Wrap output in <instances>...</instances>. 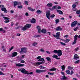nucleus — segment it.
<instances>
[{"label":"nucleus","instance_id":"53","mask_svg":"<svg viewBox=\"0 0 80 80\" xmlns=\"http://www.w3.org/2000/svg\"><path fill=\"white\" fill-rule=\"evenodd\" d=\"M0 75H4V74L2 72L0 71Z\"/></svg>","mask_w":80,"mask_h":80},{"label":"nucleus","instance_id":"36","mask_svg":"<svg viewBox=\"0 0 80 80\" xmlns=\"http://www.w3.org/2000/svg\"><path fill=\"white\" fill-rule=\"evenodd\" d=\"M55 16V15L54 14H52L50 16V18H53Z\"/></svg>","mask_w":80,"mask_h":80},{"label":"nucleus","instance_id":"28","mask_svg":"<svg viewBox=\"0 0 80 80\" xmlns=\"http://www.w3.org/2000/svg\"><path fill=\"white\" fill-rule=\"evenodd\" d=\"M79 48H80V47H78L77 48L74 49V51H75V52H77V51H78V50H79Z\"/></svg>","mask_w":80,"mask_h":80},{"label":"nucleus","instance_id":"2","mask_svg":"<svg viewBox=\"0 0 80 80\" xmlns=\"http://www.w3.org/2000/svg\"><path fill=\"white\" fill-rule=\"evenodd\" d=\"M60 32H58L56 33V35L55 34H53V36L54 37L56 38V39H60L59 37H60Z\"/></svg>","mask_w":80,"mask_h":80},{"label":"nucleus","instance_id":"52","mask_svg":"<svg viewBox=\"0 0 80 80\" xmlns=\"http://www.w3.org/2000/svg\"><path fill=\"white\" fill-rule=\"evenodd\" d=\"M25 62L23 60H22L21 61L20 63H24Z\"/></svg>","mask_w":80,"mask_h":80},{"label":"nucleus","instance_id":"33","mask_svg":"<svg viewBox=\"0 0 80 80\" xmlns=\"http://www.w3.org/2000/svg\"><path fill=\"white\" fill-rule=\"evenodd\" d=\"M61 67H62L61 68L62 69V71H63V70H65V67L64 65L62 66Z\"/></svg>","mask_w":80,"mask_h":80},{"label":"nucleus","instance_id":"10","mask_svg":"<svg viewBox=\"0 0 80 80\" xmlns=\"http://www.w3.org/2000/svg\"><path fill=\"white\" fill-rule=\"evenodd\" d=\"M25 65L24 64H21L20 63H17L16 64V67H23Z\"/></svg>","mask_w":80,"mask_h":80},{"label":"nucleus","instance_id":"1","mask_svg":"<svg viewBox=\"0 0 80 80\" xmlns=\"http://www.w3.org/2000/svg\"><path fill=\"white\" fill-rule=\"evenodd\" d=\"M38 61H39L40 62H38L36 63V65H41V64H42L43 63H45V62L44 61V59L43 58H40L38 60Z\"/></svg>","mask_w":80,"mask_h":80},{"label":"nucleus","instance_id":"6","mask_svg":"<svg viewBox=\"0 0 80 80\" xmlns=\"http://www.w3.org/2000/svg\"><path fill=\"white\" fill-rule=\"evenodd\" d=\"M77 24V21H75L71 23V26L72 27H75V26H76Z\"/></svg>","mask_w":80,"mask_h":80},{"label":"nucleus","instance_id":"63","mask_svg":"<svg viewBox=\"0 0 80 80\" xmlns=\"http://www.w3.org/2000/svg\"><path fill=\"white\" fill-rule=\"evenodd\" d=\"M17 3H18V5H21V4H22L21 2H18V1H17Z\"/></svg>","mask_w":80,"mask_h":80},{"label":"nucleus","instance_id":"25","mask_svg":"<svg viewBox=\"0 0 80 80\" xmlns=\"http://www.w3.org/2000/svg\"><path fill=\"white\" fill-rule=\"evenodd\" d=\"M66 72L67 74H68V75H69L70 73V69H69L68 70H66Z\"/></svg>","mask_w":80,"mask_h":80},{"label":"nucleus","instance_id":"30","mask_svg":"<svg viewBox=\"0 0 80 80\" xmlns=\"http://www.w3.org/2000/svg\"><path fill=\"white\" fill-rule=\"evenodd\" d=\"M76 13L78 15H80V10H78L76 12Z\"/></svg>","mask_w":80,"mask_h":80},{"label":"nucleus","instance_id":"46","mask_svg":"<svg viewBox=\"0 0 80 80\" xmlns=\"http://www.w3.org/2000/svg\"><path fill=\"white\" fill-rule=\"evenodd\" d=\"M72 7L73 8H76V7H77V5L75 4H73L72 6Z\"/></svg>","mask_w":80,"mask_h":80},{"label":"nucleus","instance_id":"40","mask_svg":"<svg viewBox=\"0 0 80 80\" xmlns=\"http://www.w3.org/2000/svg\"><path fill=\"white\" fill-rule=\"evenodd\" d=\"M14 5H18L17 1H15L13 2Z\"/></svg>","mask_w":80,"mask_h":80},{"label":"nucleus","instance_id":"32","mask_svg":"<svg viewBox=\"0 0 80 80\" xmlns=\"http://www.w3.org/2000/svg\"><path fill=\"white\" fill-rule=\"evenodd\" d=\"M27 29V28L26 27V26H25L24 27H23V28H22V30L23 31H25V30H26Z\"/></svg>","mask_w":80,"mask_h":80},{"label":"nucleus","instance_id":"9","mask_svg":"<svg viewBox=\"0 0 80 80\" xmlns=\"http://www.w3.org/2000/svg\"><path fill=\"white\" fill-rule=\"evenodd\" d=\"M1 10L2 11H4V13H7L8 11L5 8H4V7L3 8L2 7Z\"/></svg>","mask_w":80,"mask_h":80},{"label":"nucleus","instance_id":"43","mask_svg":"<svg viewBox=\"0 0 80 80\" xmlns=\"http://www.w3.org/2000/svg\"><path fill=\"white\" fill-rule=\"evenodd\" d=\"M23 7V6L21 5V6H18V8H22V7Z\"/></svg>","mask_w":80,"mask_h":80},{"label":"nucleus","instance_id":"3","mask_svg":"<svg viewBox=\"0 0 80 80\" xmlns=\"http://www.w3.org/2000/svg\"><path fill=\"white\" fill-rule=\"evenodd\" d=\"M78 38V35H76L74 38V42L72 43V45H74V44H75L76 43H77V38Z\"/></svg>","mask_w":80,"mask_h":80},{"label":"nucleus","instance_id":"55","mask_svg":"<svg viewBox=\"0 0 80 80\" xmlns=\"http://www.w3.org/2000/svg\"><path fill=\"white\" fill-rule=\"evenodd\" d=\"M10 22V20H5L4 21V22L5 23H8L9 22Z\"/></svg>","mask_w":80,"mask_h":80},{"label":"nucleus","instance_id":"15","mask_svg":"<svg viewBox=\"0 0 80 80\" xmlns=\"http://www.w3.org/2000/svg\"><path fill=\"white\" fill-rule=\"evenodd\" d=\"M57 12L59 13V14L60 15H63V12L60 10H57Z\"/></svg>","mask_w":80,"mask_h":80},{"label":"nucleus","instance_id":"18","mask_svg":"<svg viewBox=\"0 0 80 80\" xmlns=\"http://www.w3.org/2000/svg\"><path fill=\"white\" fill-rule=\"evenodd\" d=\"M25 26L27 28H29L31 27V24H26Z\"/></svg>","mask_w":80,"mask_h":80},{"label":"nucleus","instance_id":"56","mask_svg":"<svg viewBox=\"0 0 80 80\" xmlns=\"http://www.w3.org/2000/svg\"><path fill=\"white\" fill-rule=\"evenodd\" d=\"M32 45H33V46H35L36 45H37V43L34 42L32 44Z\"/></svg>","mask_w":80,"mask_h":80},{"label":"nucleus","instance_id":"41","mask_svg":"<svg viewBox=\"0 0 80 80\" xmlns=\"http://www.w3.org/2000/svg\"><path fill=\"white\" fill-rule=\"evenodd\" d=\"M70 42V39H66V43H68V42Z\"/></svg>","mask_w":80,"mask_h":80},{"label":"nucleus","instance_id":"47","mask_svg":"<svg viewBox=\"0 0 80 80\" xmlns=\"http://www.w3.org/2000/svg\"><path fill=\"white\" fill-rule=\"evenodd\" d=\"M78 28V27H76L74 29V31H77Z\"/></svg>","mask_w":80,"mask_h":80},{"label":"nucleus","instance_id":"45","mask_svg":"<svg viewBox=\"0 0 80 80\" xmlns=\"http://www.w3.org/2000/svg\"><path fill=\"white\" fill-rule=\"evenodd\" d=\"M56 6H54L52 7V8L51 10H54V9H56Z\"/></svg>","mask_w":80,"mask_h":80},{"label":"nucleus","instance_id":"21","mask_svg":"<svg viewBox=\"0 0 80 80\" xmlns=\"http://www.w3.org/2000/svg\"><path fill=\"white\" fill-rule=\"evenodd\" d=\"M28 8L29 10H30V11H32V12H34V11H35V9H32L30 7H28Z\"/></svg>","mask_w":80,"mask_h":80},{"label":"nucleus","instance_id":"27","mask_svg":"<svg viewBox=\"0 0 80 80\" xmlns=\"http://www.w3.org/2000/svg\"><path fill=\"white\" fill-rule=\"evenodd\" d=\"M36 72L38 73H41V70L39 69H37L36 70Z\"/></svg>","mask_w":80,"mask_h":80},{"label":"nucleus","instance_id":"24","mask_svg":"<svg viewBox=\"0 0 80 80\" xmlns=\"http://www.w3.org/2000/svg\"><path fill=\"white\" fill-rule=\"evenodd\" d=\"M39 68H40V69H41V70H43V69H44V68H46L44 67H43V66L42 65L40 66Z\"/></svg>","mask_w":80,"mask_h":80},{"label":"nucleus","instance_id":"22","mask_svg":"<svg viewBox=\"0 0 80 80\" xmlns=\"http://www.w3.org/2000/svg\"><path fill=\"white\" fill-rule=\"evenodd\" d=\"M36 13H37L38 14H40V13H42V12L40 10H38L37 11Z\"/></svg>","mask_w":80,"mask_h":80},{"label":"nucleus","instance_id":"17","mask_svg":"<svg viewBox=\"0 0 80 80\" xmlns=\"http://www.w3.org/2000/svg\"><path fill=\"white\" fill-rule=\"evenodd\" d=\"M41 32L44 34L47 33V30L45 29H43L42 30Z\"/></svg>","mask_w":80,"mask_h":80},{"label":"nucleus","instance_id":"19","mask_svg":"<svg viewBox=\"0 0 80 80\" xmlns=\"http://www.w3.org/2000/svg\"><path fill=\"white\" fill-rule=\"evenodd\" d=\"M47 6L48 7H51L53 6V4L52 3H49L47 5Z\"/></svg>","mask_w":80,"mask_h":80},{"label":"nucleus","instance_id":"59","mask_svg":"<svg viewBox=\"0 0 80 80\" xmlns=\"http://www.w3.org/2000/svg\"><path fill=\"white\" fill-rule=\"evenodd\" d=\"M24 2L26 5H28V1H25Z\"/></svg>","mask_w":80,"mask_h":80},{"label":"nucleus","instance_id":"37","mask_svg":"<svg viewBox=\"0 0 80 80\" xmlns=\"http://www.w3.org/2000/svg\"><path fill=\"white\" fill-rule=\"evenodd\" d=\"M68 69H69V70H72V69H73V67H71L70 66H69L68 68Z\"/></svg>","mask_w":80,"mask_h":80},{"label":"nucleus","instance_id":"44","mask_svg":"<svg viewBox=\"0 0 80 80\" xmlns=\"http://www.w3.org/2000/svg\"><path fill=\"white\" fill-rule=\"evenodd\" d=\"M80 62V60H78L74 62V63H79Z\"/></svg>","mask_w":80,"mask_h":80},{"label":"nucleus","instance_id":"50","mask_svg":"<svg viewBox=\"0 0 80 80\" xmlns=\"http://www.w3.org/2000/svg\"><path fill=\"white\" fill-rule=\"evenodd\" d=\"M53 52H54L55 53H57L58 52V51H57V50H54Z\"/></svg>","mask_w":80,"mask_h":80},{"label":"nucleus","instance_id":"35","mask_svg":"<svg viewBox=\"0 0 80 80\" xmlns=\"http://www.w3.org/2000/svg\"><path fill=\"white\" fill-rule=\"evenodd\" d=\"M46 59L48 61H50L52 59L50 57H47L46 58Z\"/></svg>","mask_w":80,"mask_h":80},{"label":"nucleus","instance_id":"23","mask_svg":"<svg viewBox=\"0 0 80 80\" xmlns=\"http://www.w3.org/2000/svg\"><path fill=\"white\" fill-rule=\"evenodd\" d=\"M31 23H35V19H34V18H32V20L31 21Z\"/></svg>","mask_w":80,"mask_h":80},{"label":"nucleus","instance_id":"61","mask_svg":"<svg viewBox=\"0 0 80 80\" xmlns=\"http://www.w3.org/2000/svg\"><path fill=\"white\" fill-rule=\"evenodd\" d=\"M46 72V70H41V72Z\"/></svg>","mask_w":80,"mask_h":80},{"label":"nucleus","instance_id":"38","mask_svg":"<svg viewBox=\"0 0 80 80\" xmlns=\"http://www.w3.org/2000/svg\"><path fill=\"white\" fill-rule=\"evenodd\" d=\"M60 43L61 45H62L65 46V45H66V44H65V43L62 42H60Z\"/></svg>","mask_w":80,"mask_h":80},{"label":"nucleus","instance_id":"48","mask_svg":"<svg viewBox=\"0 0 80 80\" xmlns=\"http://www.w3.org/2000/svg\"><path fill=\"white\" fill-rule=\"evenodd\" d=\"M29 73H28V71H25V72L24 73L25 74H27V75H28Z\"/></svg>","mask_w":80,"mask_h":80},{"label":"nucleus","instance_id":"16","mask_svg":"<svg viewBox=\"0 0 80 80\" xmlns=\"http://www.w3.org/2000/svg\"><path fill=\"white\" fill-rule=\"evenodd\" d=\"M12 57H16L17 55V53L16 52H14L12 53Z\"/></svg>","mask_w":80,"mask_h":80},{"label":"nucleus","instance_id":"14","mask_svg":"<svg viewBox=\"0 0 80 80\" xmlns=\"http://www.w3.org/2000/svg\"><path fill=\"white\" fill-rule=\"evenodd\" d=\"M74 59L75 60H78L79 59V57H78V55L77 54H75L74 56Z\"/></svg>","mask_w":80,"mask_h":80},{"label":"nucleus","instance_id":"8","mask_svg":"<svg viewBox=\"0 0 80 80\" xmlns=\"http://www.w3.org/2000/svg\"><path fill=\"white\" fill-rule=\"evenodd\" d=\"M58 57L61 56L62 55V50H58Z\"/></svg>","mask_w":80,"mask_h":80},{"label":"nucleus","instance_id":"13","mask_svg":"<svg viewBox=\"0 0 80 80\" xmlns=\"http://www.w3.org/2000/svg\"><path fill=\"white\" fill-rule=\"evenodd\" d=\"M56 31H61L62 30V28L60 26H58L57 28L56 29Z\"/></svg>","mask_w":80,"mask_h":80},{"label":"nucleus","instance_id":"57","mask_svg":"<svg viewBox=\"0 0 80 80\" xmlns=\"http://www.w3.org/2000/svg\"><path fill=\"white\" fill-rule=\"evenodd\" d=\"M72 10L74 11H77V9L76 8H73L72 9Z\"/></svg>","mask_w":80,"mask_h":80},{"label":"nucleus","instance_id":"34","mask_svg":"<svg viewBox=\"0 0 80 80\" xmlns=\"http://www.w3.org/2000/svg\"><path fill=\"white\" fill-rule=\"evenodd\" d=\"M2 49L3 52H6V50H5L6 49H5V47H4V46H2Z\"/></svg>","mask_w":80,"mask_h":80},{"label":"nucleus","instance_id":"62","mask_svg":"<svg viewBox=\"0 0 80 80\" xmlns=\"http://www.w3.org/2000/svg\"><path fill=\"white\" fill-rule=\"evenodd\" d=\"M41 58V56H38L37 58V60H38V59H40Z\"/></svg>","mask_w":80,"mask_h":80},{"label":"nucleus","instance_id":"58","mask_svg":"<svg viewBox=\"0 0 80 80\" xmlns=\"http://www.w3.org/2000/svg\"><path fill=\"white\" fill-rule=\"evenodd\" d=\"M73 70H72L71 71V73L70 74L71 75H72L73 73Z\"/></svg>","mask_w":80,"mask_h":80},{"label":"nucleus","instance_id":"42","mask_svg":"<svg viewBox=\"0 0 80 80\" xmlns=\"http://www.w3.org/2000/svg\"><path fill=\"white\" fill-rule=\"evenodd\" d=\"M41 36L40 35H35L34 36V37H35V38L37 37H41Z\"/></svg>","mask_w":80,"mask_h":80},{"label":"nucleus","instance_id":"60","mask_svg":"<svg viewBox=\"0 0 80 80\" xmlns=\"http://www.w3.org/2000/svg\"><path fill=\"white\" fill-rule=\"evenodd\" d=\"M2 7H4V5H3L0 4V8H2Z\"/></svg>","mask_w":80,"mask_h":80},{"label":"nucleus","instance_id":"12","mask_svg":"<svg viewBox=\"0 0 80 80\" xmlns=\"http://www.w3.org/2000/svg\"><path fill=\"white\" fill-rule=\"evenodd\" d=\"M58 56L57 55L54 54L53 56H52V58H56L57 60H60V58H58Z\"/></svg>","mask_w":80,"mask_h":80},{"label":"nucleus","instance_id":"54","mask_svg":"<svg viewBox=\"0 0 80 80\" xmlns=\"http://www.w3.org/2000/svg\"><path fill=\"white\" fill-rule=\"evenodd\" d=\"M13 47H12L9 50V52L12 50H13Z\"/></svg>","mask_w":80,"mask_h":80},{"label":"nucleus","instance_id":"31","mask_svg":"<svg viewBox=\"0 0 80 80\" xmlns=\"http://www.w3.org/2000/svg\"><path fill=\"white\" fill-rule=\"evenodd\" d=\"M62 78L61 79L62 80H66L67 78V77H65V76H62Z\"/></svg>","mask_w":80,"mask_h":80},{"label":"nucleus","instance_id":"29","mask_svg":"<svg viewBox=\"0 0 80 80\" xmlns=\"http://www.w3.org/2000/svg\"><path fill=\"white\" fill-rule=\"evenodd\" d=\"M59 22H60V21L59 20V19H56L55 20L56 24H57V23H59Z\"/></svg>","mask_w":80,"mask_h":80},{"label":"nucleus","instance_id":"20","mask_svg":"<svg viewBox=\"0 0 80 80\" xmlns=\"http://www.w3.org/2000/svg\"><path fill=\"white\" fill-rule=\"evenodd\" d=\"M26 71V70L24 69V68H22L21 70V72L22 73H24Z\"/></svg>","mask_w":80,"mask_h":80},{"label":"nucleus","instance_id":"4","mask_svg":"<svg viewBox=\"0 0 80 80\" xmlns=\"http://www.w3.org/2000/svg\"><path fill=\"white\" fill-rule=\"evenodd\" d=\"M21 51L20 53H26L27 52V50L26 49V48H21Z\"/></svg>","mask_w":80,"mask_h":80},{"label":"nucleus","instance_id":"64","mask_svg":"<svg viewBox=\"0 0 80 80\" xmlns=\"http://www.w3.org/2000/svg\"><path fill=\"white\" fill-rule=\"evenodd\" d=\"M21 35L20 34L18 33L17 34L16 36H20Z\"/></svg>","mask_w":80,"mask_h":80},{"label":"nucleus","instance_id":"5","mask_svg":"<svg viewBox=\"0 0 80 80\" xmlns=\"http://www.w3.org/2000/svg\"><path fill=\"white\" fill-rule=\"evenodd\" d=\"M50 11H48L46 12V17L48 20H50Z\"/></svg>","mask_w":80,"mask_h":80},{"label":"nucleus","instance_id":"7","mask_svg":"<svg viewBox=\"0 0 80 80\" xmlns=\"http://www.w3.org/2000/svg\"><path fill=\"white\" fill-rule=\"evenodd\" d=\"M77 24V21H75L71 23V26L72 27H75V26H76Z\"/></svg>","mask_w":80,"mask_h":80},{"label":"nucleus","instance_id":"39","mask_svg":"<svg viewBox=\"0 0 80 80\" xmlns=\"http://www.w3.org/2000/svg\"><path fill=\"white\" fill-rule=\"evenodd\" d=\"M3 18L4 20H9L10 19V18H8L7 17H3Z\"/></svg>","mask_w":80,"mask_h":80},{"label":"nucleus","instance_id":"51","mask_svg":"<svg viewBox=\"0 0 80 80\" xmlns=\"http://www.w3.org/2000/svg\"><path fill=\"white\" fill-rule=\"evenodd\" d=\"M40 51L42 52H45V51L44 50V49H40Z\"/></svg>","mask_w":80,"mask_h":80},{"label":"nucleus","instance_id":"11","mask_svg":"<svg viewBox=\"0 0 80 80\" xmlns=\"http://www.w3.org/2000/svg\"><path fill=\"white\" fill-rule=\"evenodd\" d=\"M36 28L38 30V33H41V28H40V27L39 26H37Z\"/></svg>","mask_w":80,"mask_h":80},{"label":"nucleus","instance_id":"49","mask_svg":"<svg viewBox=\"0 0 80 80\" xmlns=\"http://www.w3.org/2000/svg\"><path fill=\"white\" fill-rule=\"evenodd\" d=\"M48 74H49V75H54V73L53 72V73H51V72H48Z\"/></svg>","mask_w":80,"mask_h":80},{"label":"nucleus","instance_id":"26","mask_svg":"<svg viewBox=\"0 0 80 80\" xmlns=\"http://www.w3.org/2000/svg\"><path fill=\"white\" fill-rule=\"evenodd\" d=\"M50 71H55L57 70L56 68H52L50 69Z\"/></svg>","mask_w":80,"mask_h":80}]
</instances>
